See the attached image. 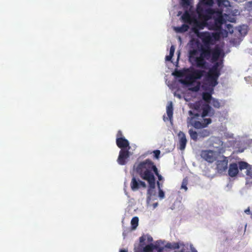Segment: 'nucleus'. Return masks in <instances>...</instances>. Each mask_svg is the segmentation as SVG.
Returning <instances> with one entry per match:
<instances>
[{"instance_id": "nucleus-5", "label": "nucleus", "mask_w": 252, "mask_h": 252, "mask_svg": "<svg viewBox=\"0 0 252 252\" xmlns=\"http://www.w3.org/2000/svg\"><path fill=\"white\" fill-rule=\"evenodd\" d=\"M206 72L203 69H195L190 71V73L186 77L184 80H181L180 82L183 84H188L195 80L200 79Z\"/></svg>"}, {"instance_id": "nucleus-7", "label": "nucleus", "mask_w": 252, "mask_h": 252, "mask_svg": "<svg viewBox=\"0 0 252 252\" xmlns=\"http://www.w3.org/2000/svg\"><path fill=\"white\" fill-rule=\"evenodd\" d=\"M228 160L225 157L222 160H219L216 162V169L219 173H222L227 168Z\"/></svg>"}, {"instance_id": "nucleus-15", "label": "nucleus", "mask_w": 252, "mask_h": 252, "mask_svg": "<svg viewBox=\"0 0 252 252\" xmlns=\"http://www.w3.org/2000/svg\"><path fill=\"white\" fill-rule=\"evenodd\" d=\"M139 180H137L136 178L133 177L131 181L130 187L132 190L135 191L139 189Z\"/></svg>"}, {"instance_id": "nucleus-36", "label": "nucleus", "mask_w": 252, "mask_h": 252, "mask_svg": "<svg viewBox=\"0 0 252 252\" xmlns=\"http://www.w3.org/2000/svg\"><path fill=\"white\" fill-rule=\"evenodd\" d=\"M139 188H140V187H143V188H146V183H145L144 182H143V181H142L139 180Z\"/></svg>"}, {"instance_id": "nucleus-33", "label": "nucleus", "mask_w": 252, "mask_h": 252, "mask_svg": "<svg viewBox=\"0 0 252 252\" xmlns=\"http://www.w3.org/2000/svg\"><path fill=\"white\" fill-rule=\"evenodd\" d=\"M174 75L177 77H182L184 75V73L183 72L181 71V70H178V71H176L174 73Z\"/></svg>"}, {"instance_id": "nucleus-20", "label": "nucleus", "mask_w": 252, "mask_h": 252, "mask_svg": "<svg viewBox=\"0 0 252 252\" xmlns=\"http://www.w3.org/2000/svg\"><path fill=\"white\" fill-rule=\"evenodd\" d=\"M189 133L191 139L193 140L194 141H196L197 140L198 137H199L198 132L197 133L192 129H190L189 130Z\"/></svg>"}, {"instance_id": "nucleus-26", "label": "nucleus", "mask_w": 252, "mask_h": 252, "mask_svg": "<svg viewBox=\"0 0 252 252\" xmlns=\"http://www.w3.org/2000/svg\"><path fill=\"white\" fill-rule=\"evenodd\" d=\"M181 4L184 8H188L190 5V0H181Z\"/></svg>"}, {"instance_id": "nucleus-32", "label": "nucleus", "mask_w": 252, "mask_h": 252, "mask_svg": "<svg viewBox=\"0 0 252 252\" xmlns=\"http://www.w3.org/2000/svg\"><path fill=\"white\" fill-rule=\"evenodd\" d=\"M153 153L154 155V157L157 159H158L160 154V151L158 150H155L153 152Z\"/></svg>"}, {"instance_id": "nucleus-10", "label": "nucleus", "mask_w": 252, "mask_h": 252, "mask_svg": "<svg viewBox=\"0 0 252 252\" xmlns=\"http://www.w3.org/2000/svg\"><path fill=\"white\" fill-rule=\"evenodd\" d=\"M178 137L179 138V149L181 150H184L187 143L186 135L183 132L180 131L178 133Z\"/></svg>"}, {"instance_id": "nucleus-14", "label": "nucleus", "mask_w": 252, "mask_h": 252, "mask_svg": "<svg viewBox=\"0 0 252 252\" xmlns=\"http://www.w3.org/2000/svg\"><path fill=\"white\" fill-rule=\"evenodd\" d=\"M154 251V245L152 244L146 245L142 249L140 248L135 249L134 252H152Z\"/></svg>"}, {"instance_id": "nucleus-40", "label": "nucleus", "mask_w": 252, "mask_h": 252, "mask_svg": "<svg viewBox=\"0 0 252 252\" xmlns=\"http://www.w3.org/2000/svg\"><path fill=\"white\" fill-rule=\"evenodd\" d=\"M191 252H197V251L194 248H193L191 249Z\"/></svg>"}, {"instance_id": "nucleus-2", "label": "nucleus", "mask_w": 252, "mask_h": 252, "mask_svg": "<svg viewBox=\"0 0 252 252\" xmlns=\"http://www.w3.org/2000/svg\"><path fill=\"white\" fill-rule=\"evenodd\" d=\"M134 168L140 177L148 182L149 188L147 192L148 194L151 195L156 187V179L154 174L158 177V181L163 180L162 176L159 173L158 169L150 159H146L137 164H135L134 165Z\"/></svg>"}, {"instance_id": "nucleus-35", "label": "nucleus", "mask_w": 252, "mask_h": 252, "mask_svg": "<svg viewBox=\"0 0 252 252\" xmlns=\"http://www.w3.org/2000/svg\"><path fill=\"white\" fill-rule=\"evenodd\" d=\"M174 54L173 53H170L169 55L166 56L165 59L166 61H170L171 60Z\"/></svg>"}, {"instance_id": "nucleus-13", "label": "nucleus", "mask_w": 252, "mask_h": 252, "mask_svg": "<svg viewBox=\"0 0 252 252\" xmlns=\"http://www.w3.org/2000/svg\"><path fill=\"white\" fill-rule=\"evenodd\" d=\"M166 113L168 116V118H165V116L163 117V120L166 121L168 120L170 121H172L173 118V104L171 101L168 102L167 106H166Z\"/></svg>"}, {"instance_id": "nucleus-30", "label": "nucleus", "mask_w": 252, "mask_h": 252, "mask_svg": "<svg viewBox=\"0 0 252 252\" xmlns=\"http://www.w3.org/2000/svg\"><path fill=\"white\" fill-rule=\"evenodd\" d=\"M146 238H147V236L146 235H143L142 236H141L140 238H139V242H140V246H143L144 245H145V240L146 239Z\"/></svg>"}, {"instance_id": "nucleus-19", "label": "nucleus", "mask_w": 252, "mask_h": 252, "mask_svg": "<svg viewBox=\"0 0 252 252\" xmlns=\"http://www.w3.org/2000/svg\"><path fill=\"white\" fill-rule=\"evenodd\" d=\"M211 134L210 130L208 129H201L198 132L199 138H204L209 136Z\"/></svg>"}, {"instance_id": "nucleus-18", "label": "nucleus", "mask_w": 252, "mask_h": 252, "mask_svg": "<svg viewBox=\"0 0 252 252\" xmlns=\"http://www.w3.org/2000/svg\"><path fill=\"white\" fill-rule=\"evenodd\" d=\"M189 26L187 24H183L180 27H177L175 28L176 32L183 33L188 31Z\"/></svg>"}, {"instance_id": "nucleus-27", "label": "nucleus", "mask_w": 252, "mask_h": 252, "mask_svg": "<svg viewBox=\"0 0 252 252\" xmlns=\"http://www.w3.org/2000/svg\"><path fill=\"white\" fill-rule=\"evenodd\" d=\"M239 32L241 34L246 35L247 33V27L246 26H242L239 27Z\"/></svg>"}, {"instance_id": "nucleus-23", "label": "nucleus", "mask_w": 252, "mask_h": 252, "mask_svg": "<svg viewBox=\"0 0 252 252\" xmlns=\"http://www.w3.org/2000/svg\"><path fill=\"white\" fill-rule=\"evenodd\" d=\"M214 3V0H201L198 4L202 6V4L208 6H212Z\"/></svg>"}, {"instance_id": "nucleus-31", "label": "nucleus", "mask_w": 252, "mask_h": 252, "mask_svg": "<svg viewBox=\"0 0 252 252\" xmlns=\"http://www.w3.org/2000/svg\"><path fill=\"white\" fill-rule=\"evenodd\" d=\"M246 6L248 9V11L250 12H252V1H248L247 3Z\"/></svg>"}, {"instance_id": "nucleus-42", "label": "nucleus", "mask_w": 252, "mask_h": 252, "mask_svg": "<svg viewBox=\"0 0 252 252\" xmlns=\"http://www.w3.org/2000/svg\"><path fill=\"white\" fill-rule=\"evenodd\" d=\"M198 88H199L198 87H195L194 89V90L195 91H198Z\"/></svg>"}, {"instance_id": "nucleus-21", "label": "nucleus", "mask_w": 252, "mask_h": 252, "mask_svg": "<svg viewBox=\"0 0 252 252\" xmlns=\"http://www.w3.org/2000/svg\"><path fill=\"white\" fill-rule=\"evenodd\" d=\"M139 219L137 217H133L131 220V228L134 230L138 225Z\"/></svg>"}, {"instance_id": "nucleus-25", "label": "nucleus", "mask_w": 252, "mask_h": 252, "mask_svg": "<svg viewBox=\"0 0 252 252\" xmlns=\"http://www.w3.org/2000/svg\"><path fill=\"white\" fill-rule=\"evenodd\" d=\"M157 185L159 189V192H158V196L160 198L162 199L164 197V191L161 189V187L162 186V185H160L159 181L157 182Z\"/></svg>"}, {"instance_id": "nucleus-11", "label": "nucleus", "mask_w": 252, "mask_h": 252, "mask_svg": "<svg viewBox=\"0 0 252 252\" xmlns=\"http://www.w3.org/2000/svg\"><path fill=\"white\" fill-rule=\"evenodd\" d=\"M239 173L238 165L236 163H231L229 165L228 173L231 177H234Z\"/></svg>"}, {"instance_id": "nucleus-29", "label": "nucleus", "mask_w": 252, "mask_h": 252, "mask_svg": "<svg viewBox=\"0 0 252 252\" xmlns=\"http://www.w3.org/2000/svg\"><path fill=\"white\" fill-rule=\"evenodd\" d=\"M165 247H161L157 245H154V250H156L158 252H163Z\"/></svg>"}, {"instance_id": "nucleus-6", "label": "nucleus", "mask_w": 252, "mask_h": 252, "mask_svg": "<svg viewBox=\"0 0 252 252\" xmlns=\"http://www.w3.org/2000/svg\"><path fill=\"white\" fill-rule=\"evenodd\" d=\"M129 149H121L119 152L117 161L120 165H123L126 163V159L129 157Z\"/></svg>"}, {"instance_id": "nucleus-34", "label": "nucleus", "mask_w": 252, "mask_h": 252, "mask_svg": "<svg viewBox=\"0 0 252 252\" xmlns=\"http://www.w3.org/2000/svg\"><path fill=\"white\" fill-rule=\"evenodd\" d=\"M124 137H125L123 136V133H122V131L121 130H119L117 132V135H116V138H124Z\"/></svg>"}, {"instance_id": "nucleus-39", "label": "nucleus", "mask_w": 252, "mask_h": 252, "mask_svg": "<svg viewBox=\"0 0 252 252\" xmlns=\"http://www.w3.org/2000/svg\"><path fill=\"white\" fill-rule=\"evenodd\" d=\"M245 213L248 215L250 214L251 211H250V208H248L247 209H246L245 210Z\"/></svg>"}, {"instance_id": "nucleus-41", "label": "nucleus", "mask_w": 252, "mask_h": 252, "mask_svg": "<svg viewBox=\"0 0 252 252\" xmlns=\"http://www.w3.org/2000/svg\"><path fill=\"white\" fill-rule=\"evenodd\" d=\"M120 252H127V251L125 250H121Z\"/></svg>"}, {"instance_id": "nucleus-16", "label": "nucleus", "mask_w": 252, "mask_h": 252, "mask_svg": "<svg viewBox=\"0 0 252 252\" xmlns=\"http://www.w3.org/2000/svg\"><path fill=\"white\" fill-rule=\"evenodd\" d=\"M166 249L169 250H176L180 248V244L178 242L168 243L165 246Z\"/></svg>"}, {"instance_id": "nucleus-37", "label": "nucleus", "mask_w": 252, "mask_h": 252, "mask_svg": "<svg viewBox=\"0 0 252 252\" xmlns=\"http://www.w3.org/2000/svg\"><path fill=\"white\" fill-rule=\"evenodd\" d=\"M174 52H175V47L173 45H172L170 47L169 53H173L174 54Z\"/></svg>"}, {"instance_id": "nucleus-3", "label": "nucleus", "mask_w": 252, "mask_h": 252, "mask_svg": "<svg viewBox=\"0 0 252 252\" xmlns=\"http://www.w3.org/2000/svg\"><path fill=\"white\" fill-rule=\"evenodd\" d=\"M202 112L201 115L202 120L200 121H196V118L200 116L198 113H194L192 111H189V115L191 116L189 119V124L191 126L196 129L203 128L208 126L212 123V120L210 118H204L207 116H213L215 114V111L211 108L209 104H206L202 107Z\"/></svg>"}, {"instance_id": "nucleus-9", "label": "nucleus", "mask_w": 252, "mask_h": 252, "mask_svg": "<svg viewBox=\"0 0 252 252\" xmlns=\"http://www.w3.org/2000/svg\"><path fill=\"white\" fill-rule=\"evenodd\" d=\"M116 142L117 146L121 149H130L129 141L125 137L116 138Z\"/></svg>"}, {"instance_id": "nucleus-12", "label": "nucleus", "mask_w": 252, "mask_h": 252, "mask_svg": "<svg viewBox=\"0 0 252 252\" xmlns=\"http://www.w3.org/2000/svg\"><path fill=\"white\" fill-rule=\"evenodd\" d=\"M239 168L240 170L247 169V175L252 178V171L250 165L245 161H240L238 162Z\"/></svg>"}, {"instance_id": "nucleus-17", "label": "nucleus", "mask_w": 252, "mask_h": 252, "mask_svg": "<svg viewBox=\"0 0 252 252\" xmlns=\"http://www.w3.org/2000/svg\"><path fill=\"white\" fill-rule=\"evenodd\" d=\"M203 99L207 103V104L211 102L212 99L213 98L212 96V94L208 92H203L202 93Z\"/></svg>"}, {"instance_id": "nucleus-28", "label": "nucleus", "mask_w": 252, "mask_h": 252, "mask_svg": "<svg viewBox=\"0 0 252 252\" xmlns=\"http://www.w3.org/2000/svg\"><path fill=\"white\" fill-rule=\"evenodd\" d=\"M188 184V180L187 178H184L182 181L181 189H184L186 191L188 189L187 185Z\"/></svg>"}, {"instance_id": "nucleus-1", "label": "nucleus", "mask_w": 252, "mask_h": 252, "mask_svg": "<svg viewBox=\"0 0 252 252\" xmlns=\"http://www.w3.org/2000/svg\"><path fill=\"white\" fill-rule=\"evenodd\" d=\"M196 12L201 21H198L196 17L191 15L188 11H186L181 19L184 23L193 25L192 30L201 39L203 45L198 50L192 49L189 52V59L192 65L201 69L207 68V62L211 56L213 61L219 59L221 51L219 48L212 49L211 45L214 44L216 40L219 39L220 33L209 32H199V30L208 27L210 30L220 31L222 26L225 23L223 16V11L221 9H214L211 7L201 6L197 4Z\"/></svg>"}, {"instance_id": "nucleus-38", "label": "nucleus", "mask_w": 252, "mask_h": 252, "mask_svg": "<svg viewBox=\"0 0 252 252\" xmlns=\"http://www.w3.org/2000/svg\"><path fill=\"white\" fill-rule=\"evenodd\" d=\"M146 236H147L146 238H147L148 242H151L153 241V238L151 236H149V235H146Z\"/></svg>"}, {"instance_id": "nucleus-8", "label": "nucleus", "mask_w": 252, "mask_h": 252, "mask_svg": "<svg viewBox=\"0 0 252 252\" xmlns=\"http://www.w3.org/2000/svg\"><path fill=\"white\" fill-rule=\"evenodd\" d=\"M215 153L211 150L203 151L201 153V157L207 161L212 163L216 160Z\"/></svg>"}, {"instance_id": "nucleus-24", "label": "nucleus", "mask_w": 252, "mask_h": 252, "mask_svg": "<svg viewBox=\"0 0 252 252\" xmlns=\"http://www.w3.org/2000/svg\"><path fill=\"white\" fill-rule=\"evenodd\" d=\"M211 104L216 108H220L221 106L220 103L217 99L213 98L210 102Z\"/></svg>"}, {"instance_id": "nucleus-43", "label": "nucleus", "mask_w": 252, "mask_h": 252, "mask_svg": "<svg viewBox=\"0 0 252 252\" xmlns=\"http://www.w3.org/2000/svg\"><path fill=\"white\" fill-rule=\"evenodd\" d=\"M157 205H158V203H156L154 204V207H155L156 206H157Z\"/></svg>"}, {"instance_id": "nucleus-22", "label": "nucleus", "mask_w": 252, "mask_h": 252, "mask_svg": "<svg viewBox=\"0 0 252 252\" xmlns=\"http://www.w3.org/2000/svg\"><path fill=\"white\" fill-rule=\"evenodd\" d=\"M217 4L219 7L223 6L227 7L230 5V2L228 0H217Z\"/></svg>"}, {"instance_id": "nucleus-4", "label": "nucleus", "mask_w": 252, "mask_h": 252, "mask_svg": "<svg viewBox=\"0 0 252 252\" xmlns=\"http://www.w3.org/2000/svg\"><path fill=\"white\" fill-rule=\"evenodd\" d=\"M211 59L212 62L214 63L212 67L210 68L206 74H205L206 80L208 82L209 85L212 87H214L218 84V80L220 75V70L222 68V62H217V61H213L212 60V56L208 60Z\"/></svg>"}]
</instances>
